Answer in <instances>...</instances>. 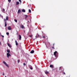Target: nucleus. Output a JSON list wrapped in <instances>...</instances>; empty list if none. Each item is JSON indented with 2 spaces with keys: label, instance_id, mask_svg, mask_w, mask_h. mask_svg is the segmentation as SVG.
<instances>
[{
  "label": "nucleus",
  "instance_id": "nucleus-1",
  "mask_svg": "<svg viewBox=\"0 0 77 77\" xmlns=\"http://www.w3.org/2000/svg\"><path fill=\"white\" fill-rule=\"evenodd\" d=\"M54 55L55 56V57H57L58 56V55H59V53L57 51H55L54 52Z\"/></svg>",
  "mask_w": 77,
  "mask_h": 77
},
{
  "label": "nucleus",
  "instance_id": "nucleus-2",
  "mask_svg": "<svg viewBox=\"0 0 77 77\" xmlns=\"http://www.w3.org/2000/svg\"><path fill=\"white\" fill-rule=\"evenodd\" d=\"M3 63H4V64H5V65H6V66H7L8 68L9 67V66H8V64L6 63L5 61H3Z\"/></svg>",
  "mask_w": 77,
  "mask_h": 77
},
{
  "label": "nucleus",
  "instance_id": "nucleus-3",
  "mask_svg": "<svg viewBox=\"0 0 77 77\" xmlns=\"http://www.w3.org/2000/svg\"><path fill=\"white\" fill-rule=\"evenodd\" d=\"M7 57L8 58V57H9L10 56H11V54H9V53H7Z\"/></svg>",
  "mask_w": 77,
  "mask_h": 77
},
{
  "label": "nucleus",
  "instance_id": "nucleus-4",
  "mask_svg": "<svg viewBox=\"0 0 77 77\" xmlns=\"http://www.w3.org/2000/svg\"><path fill=\"white\" fill-rule=\"evenodd\" d=\"M35 37L37 38H40V35H39V34H37L36 35V36H35Z\"/></svg>",
  "mask_w": 77,
  "mask_h": 77
},
{
  "label": "nucleus",
  "instance_id": "nucleus-5",
  "mask_svg": "<svg viewBox=\"0 0 77 77\" xmlns=\"http://www.w3.org/2000/svg\"><path fill=\"white\" fill-rule=\"evenodd\" d=\"M7 45L8 46H9L10 47V48H11L12 47V46H11L9 43H7Z\"/></svg>",
  "mask_w": 77,
  "mask_h": 77
},
{
  "label": "nucleus",
  "instance_id": "nucleus-6",
  "mask_svg": "<svg viewBox=\"0 0 77 77\" xmlns=\"http://www.w3.org/2000/svg\"><path fill=\"white\" fill-rule=\"evenodd\" d=\"M8 30H11L12 29V28H11V27L10 26H9L8 27Z\"/></svg>",
  "mask_w": 77,
  "mask_h": 77
},
{
  "label": "nucleus",
  "instance_id": "nucleus-7",
  "mask_svg": "<svg viewBox=\"0 0 77 77\" xmlns=\"http://www.w3.org/2000/svg\"><path fill=\"white\" fill-rule=\"evenodd\" d=\"M34 52H35V51H34V50H32L31 51L30 53H31V54H33V53H34Z\"/></svg>",
  "mask_w": 77,
  "mask_h": 77
},
{
  "label": "nucleus",
  "instance_id": "nucleus-8",
  "mask_svg": "<svg viewBox=\"0 0 77 77\" xmlns=\"http://www.w3.org/2000/svg\"><path fill=\"white\" fill-rule=\"evenodd\" d=\"M15 42L16 43V45H18V43L17 42V41L15 40Z\"/></svg>",
  "mask_w": 77,
  "mask_h": 77
},
{
  "label": "nucleus",
  "instance_id": "nucleus-9",
  "mask_svg": "<svg viewBox=\"0 0 77 77\" xmlns=\"http://www.w3.org/2000/svg\"><path fill=\"white\" fill-rule=\"evenodd\" d=\"M19 40H21V36L20 35H19Z\"/></svg>",
  "mask_w": 77,
  "mask_h": 77
},
{
  "label": "nucleus",
  "instance_id": "nucleus-10",
  "mask_svg": "<svg viewBox=\"0 0 77 77\" xmlns=\"http://www.w3.org/2000/svg\"><path fill=\"white\" fill-rule=\"evenodd\" d=\"M21 27L22 29H24L25 28V27H24V26L23 25H22L21 26Z\"/></svg>",
  "mask_w": 77,
  "mask_h": 77
},
{
  "label": "nucleus",
  "instance_id": "nucleus-11",
  "mask_svg": "<svg viewBox=\"0 0 77 77\" xmlns=\"http://www.w3.org/2000/svg\"><path fill=\"white\" fill-rule=\"evenodd\" d=\"M50 68H53V67H54V66H53V65H50Z\"/></svg>",
  "mask_w": 77,
  "mask_h": 77
},
{
  "label": "nucleus",
  "instance_id": "nucleus-12",
  "mask_svg": "<svg viewBox=\"0 0 77 77\" xmlns=\"http://www.w3.org/2000/svg\"><path fill=\"white\" fill-rule=\"evenodd\" d=\"M21 12V10H20L19 9L18 11L17 12L18 14H19V13H20Z\"/></svg>",
  "mask_w": 77,
  "mask_h": 77
},
{
  "label": "nucleus",
  "instance_id": "nucleus-13",
  "mask_svg": "<svg viewBox=\"0 0 77 77\" xmlns=\"http://www.w3.org/2000/svg\"><path fill=\"white\" fill-rule=\"evenodd\" d=\"M45 73L46 74H48L49 73L47 71H46L45 72Z\"/></svg>",
  "mask_w": 77,
  "mask_h": 77
},
{
  "label": "nucleus",
  "instance_id": "nucleus-14",
  "mask_svg": "<svg viewBox=\"0 0 77 77\" xmlns=\"http://www.w3.org/2000/svg\"><path fill=\"white\" fill-rule=\"evenodd\" d=\"M22 11L23 12H25L26 11L25 10L23 9L22 10Z\"/></svg>",
  "mask_w": 77,
  "mask_h": 77
},
{
  "label": "nucleus",
  "instance_id": "nucleus-15",
  "mask_svg": "<svg viewBox=\"0 0 77 77\" xmlns=\"http://www.w3.org/2000/svg\"><path fill=\"white\" fill-rule=\"evenodd\" d=\"M19 4H20V3H19V2H16V5H19Z\"/></svg>",
  "mask_w": 77,
  "mask_h": 77
},
{
  "label": "nucleus",
  "instance_id": "nucleus-16",
  "mask_svg": "<svg viewBox=\"0 0 77 77\" xmlns=\"http://www.w3.org/2000/svg\"><path fill=\"white\" fill-rule=\"evenodd\" d=\"M7 52H8V53H10V50H7Z\"/></svg>",
  "mask_w": 77,
  "mask_h": 77
},
{
  "label": "nucleus",
  "instance_id": "nucleus-17",
  "mask_svg": "<svg viewBox=\"0 0 77 77\" xmlns=\"http://www.w3.org/2000/svg\"><path fill=\"white\" fill-rule=\"evenodd\" d=\"M7 26V22H5V27H6Z\"/></svg>",
  "mask_w": 77,
  "mask_h": 77
},
{
  "label": "nucleus",
  "instance_id": "nucleus-18",
  "mask_svg": "<svg viewBox=\"0 0 77 77\" xmlns=\"http://www.w3.org/2000/svg\"><path fill=\"white\" fill-rule=\"evenodd\" d=\"M25 16L26 17L25 18L26 19V18H27L28 16H27V15H25Z\"/></svg>",
  "mask_w": 77,
  "mask_h": 77
},
{
  "label": "nucleus",
  "instance_id": "nucleus-19",
  "mask_svg": "<svg viewBox=\"0 0 77 77\" xmlns=\"http://www.w3.org/2000/svg\"><path fill=\"white\" fill-rule=\"evenodd\" d=\"M14 21H15V22H16V23H17V19H14Z\"/></svg>",
  "mask_w": 77,
  "mask_h": 77
},
{
  "label": "nucleus",
  "instance_id": "nucleus-20",
  "mask_svg": "<svg viewBox=\"0 0 77 77\" xmlns=\"http://www.w3.org/2000/svg\"><path fill=\"white\" fill-rule=\"evenodd\" d=\"M6 20H8V16L6 17Z\"/></svg>",
  "mask_w": 77,
  "mask_h": 77
},
{
  "label": "nucleus",
  "instance_id": "nucleus-21",
  "mask_svg": "<svg viewBox=\"0 0 77 77\" xmlns=\"http://www.w3.org/2000/svg\"><path fill=\"white\" fill-rule=\"evenodd\" d=\"M8 1L9 2V3H11V0H8Z\"/></svg>",
  "mask_w": 77,
  "mask_h": 77
},
{
  "label": "nucleus",
  "instance_id": "nucleus-22",
  "mask_svg": "<svg viewBox=\"0 0 77 77\" xmlns=\"http://www.w3.org/2000/svg\"><path fill=\"white\" fill-rule=\"evenodd\" d=\"M29 13H30V12H31V10L29 9Z\"/></svg>",
  "mask_w": 77,
  "mask_h": 77
},
{
  "label": "nucleus",
  "instance_id": "nucleus-23",
  "mask_svg": "<svg viewBox=\"0 0 77 77\" xmlns=\"http://www.w3.org/2000/svg\"><path fill=\"white\" fill-rule=\"evenodd\" d=\"M4 21H5V23H6V22H6V20L5 19H4Z\"/></svg>",
  "mask_w": 77,
  "mask_h": 77
},
{
  "label": "nucleus",
  "instance_id": "nucleus-24",
  "mask_svg": "<svg viewBox=\"0 0 77 77\" xmlns=\"http://www.w3.org/2000/svg\"><path fill=\"white\" fill-rule=\"evenodd\" d=\"M6 34L8 35H9V32H6Z\"/></svg>",
  "mask_w": 77,
  "mask_h": 77
},
{
  "label": "nucleus",
  "instance_id": "nucleus-25",
  "mask_svg": "<svg viewBox=\"0 0 77 77\" xmlns=\"http://www.w3.org/2000/svg\"><path fill=\"white\" fill-rule=\"evenodd\" d=\"M43 38H45V35L43 36Z\"/></svg>",
  "mask_w": 77,
  "mask_h": 77
},
{
  "label": "nucleus",
  "instance_id": "nucleus-26",
  "mask_svg": "<svg viewBox=\"0 0 77 77\" xmlns=\"http://www.w3.org/2000/svg\"><path fill=\"white\" fill-rule=\"evenodd\" d=\"M30 68L31 69H33V68L32 67H30Z\"/></svg>",
  "mask_w": 77,
  "mask_h": 77
},
{
  "label": "nucleus",
  "instance_id": "nucleus-27",
  "mask_svg": "<svg viewBox=\"0 0 77 77\" xmlns=\"http://www.w3.org/2000/svg\"><path fill=\"white\" fill-rule=\"evenodd\" d=\"M19 1L20 2V3H21V0H19Z\"/></svg>",
  "mask_w": 77,
  "mask_h": 77
},
{
  "label": "nucleus",
  "instance_id": "nucleus-28",
  "mask_svg": "<svg viewBox=\"0 0 77 77\" xmlns=\"http://www.w3.org/2000/svg\"><path fill=\"white\" fill-rule=\"evenodd\" d=\"M20 62V60H18V63H19Z\"/></svg>",
  "mask_w": 77,
  "mask_h": 77
},
{
  "label": "nucleus",
  "instance_id": "nucleus-29",
  "mask_svg": "<svg viewBox=\"0 0 77 77\" xmlns=\"http://www.w3.org/2000/svg\"><path fill=\"white\" fill-rule=\"evenodd\" d=\"M29 36H30V37H32V35H29Z\"/></svg>",
  "mask_w": 77,
  "mask_h": 77
},
{
  "label": "nucleus",
  "instance_id": "nucleus-30",
  "mask_svg": "<svg viewBox=\"0 0 77 77\" xmlns=\"http://www.w3.org/2000/svg\"><path fill=\"white\" fill-rule=\"evenodd\" d=\"M52 48H53L54 49V47H52Z\"/></svg>",
  "mask_w": 77,
  "mask_h": 77
},
{
  "label": "nucleus",
  "instance_id": "nucleus-31",
  "mask_svg": "<svg viewBox=\"0 0 77 77\" xmlns=\"http://www.w3.org/2000/svg\"><path fill=\"white\" fill-rule=\"evenodd\" d=\"M23 64V65H24V66H25V65H26V63H24Z\"/></svg>",
  "mask_w": 77,
  "mask_h": 77
},
{
  "label": "nucleus",
  "instance_id": "nucleus-32",
  "mask_svg": "<svg viewBox=\"0 0 77 77\" xmlns=\"http://www.w3.org/2000/svg\"><path fill=\"white\" fill-rule=\"evenodd\" d=\"M63 74H64L65 75V72H63Z\"/></svg>",
  "mask_w": 77,
  "mask_h": 77
},
{
  "label": "nucleus",
  "instance_id": "nucleus-33",
  "mask_svg": "<svg viewBox=\"0 0 77 77\" xmlns=\"http://www.w3.org/2000/svg\"><path fill=\"white\" fill-rule=\"evenodd\" d=\"M61 67H60V69H59V70H60V68H61Z\"/></svg>",
  "mask_w": 77,
  "mask_h": 77
},
{
  "label": "nucleus",
  "instance_id": "nucleus-34",
  "mask_svg": "<svg viewBox=\"0 0 77 77\" xmlns=\"http://www.w3.org/2000/svg\"><path fill=\"white\" fill-rule=\"evenodd\" d=\"M2 38H4V36L2 35Z\"/></svg>",
  "mask_w": 77,
  "mask_h": 77
},
{
  "label": "nucleus",
  "instance_id": "nucleus-35",
  "mask_svg": "<svg viewBox=\"0 0 77 77\" xmlns=\"http://www.w3.org/2000/svg\"><path fill=\"white\" fill-rule=\"evenodd\" d=\"M3 11H5V9L3 8Z\"/></svg>",
  "mask_w": 77,
  "mask_h": 77
},
{
  "label": "nucleus",
  "instance_id": "nucleus-36",
  "mask_svg": "<svg viewBox=\"0 0 77 77\" xmlns=\"http://www.w3.org/2000/svg\"><path fill=\"white\" fill-rule=\"evenodd\" d=\"M27 22H28V23H29V21H28Z\"/></svg>",
  "mask_w": 77,
  "mask_h": 77
},
{
  "label": "nucleus",
  "instance_id": "nucleus-37",
  "mask_svg": "<svg viewBox=\"0 0 77 77\" xmlns=\"http://www.w3.org/2000/svg\"><path fill=\"white\" fill-rule=\"evenodd\" d=\"M3 75H5V74L4 73H3Z\"/></svg>",
  "mask_w": 77,
  "mask_h": 77
},
{
  "label": "nucleus",
  "instance_id": "nucleus-38",
  "mask_svg": "<svg viewBox=\"0 0 77 77\" xmlns=\"http://www.w3.org/2000/svg\"><path fill=\"white\" fill-rule=\"evenodd\" d=\"M0 45H1V42L0 41Z\"/></svg>",
  "mask_w": 77,
  "mask_h": 77
},
{
  "label": "nucleus",
  "instance_id": "nucleus-39",
  "mask_svg": "<svg viewBox=\"0 0 77 77\" xmlns=\"http://www.w3.org/2000/svg\"><path fill=\"white\" fill-rule=\"evenodd\" d=\"M53 45H54V44H53Z\"/></svg>",
  "mask_w": 77,
  "mask_h": 77
}]
</instances>
